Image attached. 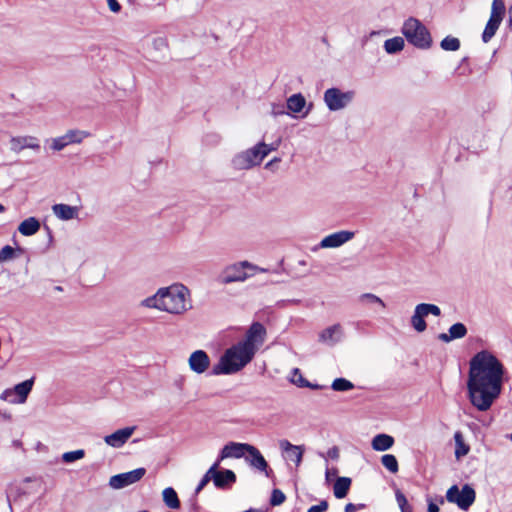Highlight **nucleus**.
<instances>
[{
  "instance_id": "f257e3e1",
  "label": "nucleus",
  "mask_w": 512,
  "mask_h": 512,
  "mask_svg": "<svg viewBox=\"0 0 512 512\" xmlns=\"http://www.w3.org/2000/svg\"><path fill=\"white\" fill-rule=\"evenodd\" d=\"M504 373V365L489 350H481L470 359L467 396L475 409L486 412L492 407L501 394Z\"/></svg>"
},
{
  "instance_id": "f03ea898",
  "label": "nucleus",
  "mask_w": 512,
  "mask_h": 512,
  "mask_svg": "<svg viewBox=\"0 0 512 512\" xmlns=\"http://www.w3.org/2000/svg\"><path fill=\"white\" fill-rule=\"evenodd\" d=\"M141 305L170 314L181 315L192 309L190 290L183 284L162 287L154 295L145 298Z\"/></svg>"
},
{
  "instance_id": "7ed1b4c3",
  "label": "nucleus",
  "mask_w": 512,
  "mask_h": 512,
  "mask_svg": "<svg viewBox=\"0 0 512 512\" xmlns=\"http://www.w3.org/2000/svg\"><path fill=\"white\" fill-rule=\"evenodd\" d=\"M254 352L240 341L230 348L220 357V360L212 368L213 375L234 374L244 368L254 357Z\"/></svg>"
},
{
  "instance_id": "20e7f679",
  "label": "nucleus",
  "mask_w": 512,
  "mask_h": 512,
  "mask_svg": "<svg viewBox=\"0 0 512 512\" xmlns=\"http://www.w3.org/2000/svg\"><path fill=\"white\" fill-rule=\"evenodd\" d=\"M269 153L268 144L259 142L254 147L236 154L232 159V166L236 170H249L260 165Z\"/></svg>"
},
{
  "instance_id": "39448f33",
  "label": "nucleus",
  "mask_w": 512,
  "mask_h": 512,
  "mask_svg": "<svg viewBox=\"0 0 512 512\" xmlns=\"http://www.w3.org/2000/svg\"><path fill=\"white\" fill-rule=\"evenodd\" d=\"M402 33L409 43L420 49L431 47L432 38L428 29L416 18L407 19L402 27Z\"/></svg>"
},
{
  "instance_id": "423d86ee",
  "label": "nucleus",
  "mask_w": 512,
  "mask_h": 512,
  "mask_svg": "<svg viewBox=\"0 0 512 512\" xmlns=\"http://www.w3.org/2000/svg\"><path fill=\"white\" fill-rule=\"evenodd\" d=\"M247 270L253 272H265L266 270L260 268L249 261H240L237 263L226 266L219 275V282L227 285L234 282H244L253 274H249Z\"/></svg>"
},
{
  "instance_id": "0eeeda50",
  "label": "nucleus",
  "mask_w": 512,
  "mask_h": 512,
  "mask_svg": "<svg viewBox=\"0 0 512 512\" xmlns=\"http://www.w3.org/2000/svg\"><path fill=\"white\" fill-rule=\"evenodd\" d=\"M446 499L467 511L476 499V492L469 484H465L461 490L457 485H452L446 492Z\"/></svg>"
},
{
  "instance_id": "6e6552de",
  "label": "nucleus",
  "mask_w": 512,
  "mask_h": 512,
  "mask_svg": "<svg viewBox=\"0 0 512 512\" xmlns=\"http://www.w3.org/2000/svg\"><path fill=\"white\" fill-rule=\"evenodd\" d=\"M352 90L343 92L339 88H329L324 92L323 100L330 111H339L347 107L354 99Z\"/></svg>"
},
{
  "instance_id": "1a4fd4ad",
  "label": "nucleus",
  "mask_w": 512,
  "mask_h": 512,
  "mask_svg": "<svg viewBox=\"0 0 512 512\" xmlns=\"http://www.w3.org/2000/svg\"><path fill=\"white\" fill-rule=\"evenodd\" d=\"M34 385V378L27 379L13 388L5 389L0 399L7 401L11 404H23L26 402L29 393L31 392Z\"/></svg>"
},
{
  "instance_id": "9d476101",
  "label": "nucleus",
  "mask_w": 512,
  "mask_h": 512,
  "mask_svg": "<svg viewBox=\"0 0 512 512\" xmlns=\"http://www.w3.org/2000/svg\"><path fill=\"white\" fill-rule=\"evenodd\" d=\"M145 473V468H137L129 472L120 473L110 478L109 485L113 489H122L140 481Z\"/></svg>"
},
{
  "instance_id": "9b49d317",
  "label": "nucleus",
  "mask_w": 512,
  "mask_h": 512,
  "mask_svg": "<svg viewBox=\"0 0 512 512\" xmlns=\"http://www.w3.org/2000/svg\"><path fill=\"white\" fill-rule=\"evenodd\" d=\"M265 336V327L259 322H254L247 330L245 338L240 342L248 348H251L255 354L258 350V347L265 341Z\"/></svg>"
},
{
  "instance_id": "f8f14e48",
  "label": "nucleus",
  "mask_w": 512,
  "mask_h": 512,
  "mask_svg": "<svg viewBox=\"0 0 512 512\" xmlns=\"http://www.w3.org/2000/svg\"><path fill=\"white\" fill-rule=\"evenodd\" d=\"M355 236V232L348 230H341L325 236L317 247L313 250L316 251L318 248H338L352 240Z\"/></svg>"
},
{
  "instance_id": "ddd939ff",
  "label": "nucleus",
  "mask_w": 512,
  "mask_h": 512,
  "mask_svg": "<svg viewBox=\"0 0 512 512\" xmlns=\"http://www.w3.org/2000/svg\"><path fill=\"white\" fill-rule=\"evenodd\" d=\"M220 460L211 467L214 468L213 483L217 489H229L236 482V474L230 469L219 470Z\"/></svg>"
},
{
  "instance_id": "4468645a",
  "label": "nucleus",
  "mask_w": 512,
  "mask_h": 512,
  "mask_svg": "<svg viewBox=\"0 0 512 512\" xmlns=\"http://www.w3.org/2000/svg\"><path fill=\"white\" fill-rule=\"evenodd\" d=\"M210 358L204 350H196L191 353L188 359L189 368L197 373H204L210 366Z\"/></svg>"
},
{
  "instance_id": "2eb2a0df",
  "label": "nucleus",
  "mask_w": 512,
  "mask_h": 512,
  "mask_svg": "<svg viewBox=\"0 0 512 512\" xmlns=\"http://www.w3.org/2000/svg\"><path fill=\"white\" fill-rule=\"evenodd\" d=\"M279 446L281 450L285 453V457L288 460L293 461L296 467H299L302 462L303 454L305 451L304 446L293 445L292 443L285 439L279 442Z\"/></svg>"
},
{
  "instance_id": "dca6fc26",
  "label": "nucleus",
  "mask_w": 512,
  "mask_h": 512,
  "mask_svg": "<svg viewBox=\"0 0 512 512\" xmlns=\"http://www.w3.org/2000/svg\"><path fill=\"white\" fill-rule=\"evenodd\" d=\"M134 430H135V427H125V428L116 430L112 434L105 436L104 441L107 445H109L111 447L120 448L132 436V434L134 433Z\"/></svg>"
},
{
  "instance_id": "f3484780",
  "label": "nucleus",
  "mask_w": 512,
  "mask_h": 512,
  "mask_svg": "<svg viewBox=\"0 0 512 512\" xmlns=\"http://www.w3.org/2000/svg\"><path fill=\"white\" fill-rule=\"evenodd\" d=\"M250 446H251V444H248V443L230 442L222 448L218 460L222 461L225 458H231V457L241 458L245 452L246 453L248 452Z\"/></svg>"
},
{
  "instance_id": "a211bd4d",
  "label": "nucleus",
  "mask_w": 512,
  "mask_h": 512,
  "mask_svg": "<svg viewBox=\"0 0 512 512\" xmlns=\"http://www.w3.org/2000/svg\"><path fill=\"white\" fill-rule=\"evenodd\" d=\"M467 333V327L463 323L457 322L450 326L447 333H440L438 339L444 343H449L453 340L464 338Z\"/></svg>"
},
{
  "instance_id": "6ab92c4d",
  "label": "nucleus",
  "mask_w": 512,
  "mask_h": 512,
  "mask_svg": "<svg viewBox=\"0 0 512 512\" xmlns=\"http://www.w3.org/2000/svg\"><path fill=\"white\" fill-rule=\"evenodd\" d=\"M11 149L15 152H19L23 149L30 148L38 151L40 149V144L37 138L33 136H20L13 137L10 141Z\"/></svg>"
},
{
  "instance_id": "aec40b11",
  "label": "nucleus",
  "mask_w": 512,
  "mask_h": 512,
  "mask_svg": "<svg viewBox=\"0 0 512 512\" xmlns=\"http://www.w3.org/2000/svg\"><path fill=\"white\" fill-rule=\"evenodd\" d=\"M247 453L251 457L250 465L261 472H265V475L270 477L272 470L268 469V463L260 451L255 446L251 445Z\"/></svg>"
},
{
  "instance_id": "412c9836",
  "label": "nucleus",
  "mask_w": 512,
  "mask_h": 512,
  "mask_svg": "<svg viewBox=\"0 0 512 512\" xmlns=\"http://www.w3.org/2000/svg\"><path fill=\"white\" fill-rule=\"evenodd\" d=\"M52 211L57 218L64 221L74 219L78 215V208L67 204H55Z\"/></svg>"
},
{
  "instance_id": "4be33fe9",
  "label": "nucleus",
  "mask_w": 512,
  "mask_h": 512,
  "mask_svg": "<svg viewBox=\"0 0 512 512\" xmlns=\"http://www.w3.org/2000/svg\"><path fill=\"white\" fill-rule=\"evenodd\" d=\"M306 105V99L301 93H296L291 95L286 101V107L288 109L289 114L294 113L298 114L302 112Z\"/></svg>"
},
{
  "instance_id": "5701e85b",
  "label": "nucleus",
  "mask_w": 512,
  "mask_h": 512,
  "mask_svg": "<svg viewBox=\"0 0 512 512\" xmlns=\"http://www.w3.org/2000/svg\"><path fill=\"white\" fill-rule=\"evenodd\" d=\"M342 334V329L339 324L332 325L326 329H324L320 334V340L323 342H327L330 344L337 343Z\"/></svg>"
},
{
  "instance_id": "b1692460",
  "label": "nucleus",
  "mask_w": 512,
  "mask_h": 512,
  "mask_svg": "<svg viewBox=\"0 0 512 512\" xmlns=\"http://www.w3.org/2000/svg\"><path fill=\"white\" fill-rule=\"evenodd\" d=\"M40 229V222L35 217L23 220L18 226V231L24 236H32Z\"/></svg>"
},
{
  "instance_id": "393cba45",
  "label": "nucleus",
  "mask_w": 512,
  "mask_h": 512,
  "mask_svg": "<svg viewBox=\"0 0 512 512\" xmlns=\"http://www.w3.org/2000/svg\"><path fill=\"white\" fill-rule=\"evenodd\" d=\"M394 444V438L388 434H377L372 439V448L375 451L389 450Z\"/></svg>"
},
{
  "instance_id": "a878e982",
  "label": "nucleus",
  "mask_w": 512,
  "mask_h": 512,
  "mask_svg": "<svg viewBox=\"0 0 512 512\" xmlns=\"http://www.w3.org/2000/svg\"><path fill=\"white\" fill-rule=\"evenodd\" d=\"M352 480L349 477H338L333 486V493L337 499L345 498L350 489Z\"/></svg>"
},
{
  "instance_id": "bb28decb",
  "label": "nucleus",
  "mask_w": 512,
  "mask_h": 512,
  "mask_svg": "<svg viewBox=\"0 0 512 512\" xmlns=\"http://www.w3.org/2000/svg\"><path fill=\"white\" fill-rule=\"evenodd\" d=\"M426 314L425 312L419 307V304L416 305L414 309V313L411 317V325L417 332H424L427 328V324L425 321Z\"/></svg>"
},
{
  "instance_id": "cd10ccee",
  "label": "nucleus",
  "mask_w": 512,
  "mask_h": 512,
  "mask_svg": "<svg viewBox=\"0 0 512 512\" xmlns=\"http://www.w3.org/2000/svg\"><path fill=\"white\" fill-rule=\"evenodd\" d=\"M163 502L170 509H179L180 508V500L176 491L172 487H167L162 492Z\"/></svg>"
},
{
  "instance_id": "c85d7f7f",
  "label": "nucleus",
  "mask_w": 512,
  "mask_h": 512,
  "mask_svg": "<svg viewBox=\"0 0 512 512\" xmlns=\"http://www.w3.org/2000/svg\"><path fill=\"white\" fill-rule=\"evenodd\" d=\"M501 22L500 19L489 18L482 34V41L484 43H488L493 38Z\"/></svg>"
},
{
  "instance_id": "c756f323",
  "label": "nucleus",
  "mask_w": 512,
  "mask_h": 512,
  "mask_svg": "<svg viewBox=\"0 0 512 512\" xmlns=\"http://www.w3.org/2000/svg\"><path fill=\"white\" fill-rule=\"evenodd\" d=\"M404 39L400 36H396L390 39H387L384 42V49L388 54H395L400 52L404 48Z\"/></svg>"
},
{
  "instance_id": "7c9ffc66",
  "label": "nucleus",
  "mask_w": 512,
  "mask_h": 512,
  "mask_svg": "<svg viewBox=\"0 0 512 512\" xmlns=\"http://www.w3.org/2000/svg\"><path fill=\"white\" fill-rule=\"evenodd\" d=\"M454 440H455V445H456L455 456L457 459H460L461 457L468 454L470 448L464 442L463 435L460 431L455 432Z\"/></svg>"
},
{
  "instance_id": "2f4dec72",
  "label": "nucleus",
  "mask_w": 512,
  "mask_h": 512,
  "mask_svg": "<svg viewBox=\"0 0 512 512\" xmlns=\"http://www.w3.org/2000/svg\"><path fill=\"white\" fill-rule=\"evenodd\" d=\"M358 302L365 306L379 305L382 308L386 307L384 301L380 297L372 293L361 294L358 297Z\"/></svg>"
},
{
  "instance_id": "473e14b6",
  "label": "nucleus",
  "mask_w": 512,
  "mask_h": 512,
  "mask_svg": "<svg viewBox=\"0 0 512 512\" xmlns=\"http://www.w3.org/2000/svg\"><path fill=\"white\" fill-rule=\"evenodd\" d=\"M63 136L66 139L67 144L69 145L73 143H81L84 138L89 136V133L80 130H69Z\"/></svg>"
},
{
  "instance_id": "72a5a7b5",
  "label": "nucleus",
  "mask_w": 512,
  "mask_h": 512,
  "mask_svg": "<svg viewBox=\"0 0 512 512\" xmlns=\"http://www.w3.org/2000/svg\"><path fill=\"white\" fill-rule=\"evenodd\" d=\"M505 14V3L503 0H493L491 6L490 18L503 20Z\"/></svg>"
},
{
  "instance_id": "f704fd0d",
  "label": "nucleus",
  "mask_w": 512,
  "mask_h": 512,
  "mask_svg": "<svg viewBox=\"0 0 512 512\" xmlns=\"http://www.w3.org/2000/svg\"><path fill=\"white\" fill-rule=\"evenodd\" d=\"M382 465L391 473H397L399 470L398 461L392 454H385L381 457Z\"/></svg>"
},
{
  "instance_id": "c9c22d12",
  "label": "nucleus",
  "mask_w": 512,
  "mask_h": 512,
  "mask_svg": "<svg viewBox=\"0 0 512 512\" xmlns=\"http://www.w3.org/2000/svg\"><path fill=\"white\" fill-rule=\"evenodd\" d=\"M440 47L445 51H457L460 48V41L456 37L447 36L441 41Z\"/></svg>"
},
{
  "instance_id": "e433bc0d",
  "label": "nucleus",
  "mask_w": 512,
  "mask_h": 512,
  "mask_svg": "<svg viewBox=\"0 0 512 512\" xmlns=\"http://www.w3.org/2000/svg\"><path fill=\"white\" fill-rule=\"evenodd\" d=\"M84 457L85 451L83 449H78L63 453L61 459L64 463H73L77 460L83 459Z\"/></svg>"
},
{
  "instance_id": "4c0bfd02",
  "label": "nucleus",
  "mask_w": 512,
  "mask_h": 512,
  "mask_svg": "<svg viewBox=\"0 0 512 512\" xmlns=\"http://www.w3.org/2000/svg\"><path fill=\"white\" fill-rule=\"evenodd\" d=\"M334 391H348L354 388V384L345 378H336L331 385Z\"/></svg>"
},
{
  "instance_id": "58836bf2",
  "label": "nucleus",
  "mask_w": 512,
  "mask_h": 512,
  "mask_svg": "<svg viewBox=\"0 0 512 512\" xmlns=\"http://www.w3.org/2000/svg\"><path fill=\"white\" fill-rule=\"evenodd\" d=\"M395 498L401 512H413L412 506L408 503L406 496L400 490H396Z\"/></svg>"
},
{
  "instance_id": "ea45409f",
  "label": "nucleus",
  "mask_w": 512,
  "mask_h": 512,
  "mask_svg": "<svg viewBox=\"0 0 512 512\" xmlns=\"http://www.w3.org/2000/svg\"><path fill=\"white\" fill-rule=\"evenodd\" d=\"M16 257L15 249L9 245L0 250V264L13 260Z\"/></svg>"
},
{
  "instance_id": "a19ab883",
  "label": "nucleus",
  "mask_w": 512,
  "mask_h": 512,
  "mask_svg": "<svg viewBox=\"0 0 512 512\" xmlns=\"http://www.w3.org/2000/svg\"><path fill=\"white\" fill-rule=\"evenodd\" d=\"M291 382L298 387H306L310 386V382L307 381L301 374L300 370L298 368L293 369V375L291 377Z\"/></svg>"
},
{
  "instance_id": "79ce46f5",
  "label": "nucleus",
  "mask_w": 512,
  "mask_h": 512,
  "mask_svg": "<svg viewBox=\"0 0 512 512\" xmlns=\"http://www.w3.org/2000/svg\"><path fill=\"white\" fill-rule=\"evenodd\" d=\"M213 472H214V468L210 467L207 472L204 474V476L202 477V479L200 480V482L198 483L196 489H195V494L197 495L198 493H200L204 487L212 480L213 481Z\"/></svg>"
},
{
  "instance_id": "37998d69",
  "label": "nucleus",
  "mask_w": 512,
  "mask_h": 512,
  "mask_svg": "<svg viewBox=\"0 0 512 512\" xmlns=\"http://www.w3.org/2000/svg\"><path fill=\"white\" fill-rule=\"evenodd\" d=\"M286 499L285 494L280 489H274L271 494L270 504L272 506L281 505Z\"/></svg>"
},
{
  "instance_id": "c03bdc74",
  "label": "nucleus",
  "mask_w": 512,
  "mask_h": 512,
  "mask_svg": "<svg viewBox=\"0 0 512 512\" xmlns=\"http://www.w3.org/2000/svg\"><path fill=\"white\" fill-rule=\"evenodd\" d=\"M419 307H421V309L425 312L426 316H428L429 314H432L434 316H440L441 315L440 308L437 305H435V304L420 303Z\"/></svg>"
},
{
  "instance_id": "a18cd8bd",
  "label": "nucleus",
  "mask_w": 512,
  "mask_h": 512,
  "mask_svg": "<svg viewBox=\"0 0 512 512\" xmlns=\"http://www.w3.org/2000/svg\"><path fill=\"white\" fill-rule=\"evenodd\" d=\"M286 108L287 107L283 103H272L270 114L273 117L289 114V112L286 111Z\"/></svg>"
},
{
  "instance_id": "49530a36",
  "label": "nucleus",
  "mask_w": 512,
  "mask_h": 512,
  "mask_svg": "<svg viewBox=\"0 0 512 512\" xmlns=\"http://www.w3.org/2000/svg\"><path fill=\"white\" fill-rule=\"evenodd\" d=\"M66 146H68L67 142H66V139L64 138V136H60V137H57V138H54L52 140V144H51V148L54 150V151H61L62 149H64Z\"/></svg>"
},
{
  "instance_id": "de8ad7c7",
  "label": "nucleus",
  "mask_w": 512,
  "mask_h": 512,
  "mask_svg": "<svg viewBox=\"0 0 512 512\" xmlns=\"http://www.w3.org/2000/svg\"><path fill=\"white\" fill-rule=\"evenodd\" d=\"M365 508H366V504H364V503H359V504L348 503V504H346L344 510H345V512H356L358 510H362Z\"/></svg>"
},
{
  "instance_id": "09e8293b",
  "label": "nucleus",
  "mask_w": 512,
  "mask_h": 512,
  "mask_svg": "<svg viewBox=\"0 0 512 512\" xmlns=\"http://www.w3.org/2000/svg\"><path fill=\"white\" fill-rule=\"evenodd\" d=\"M107 3H108V6H109V9L113 12V13H118L120 12L121 10V5L118 3L117 0H107Z\"/></svg>"
},
{
  "instance_id": "8fccbe9b",
  "label": "nucleus",
  "mask_w": 512,
  "mask_h": 512,
  "mask_svg": "<svg viewBox=\"0 0 512 512\" xmlns=\"http://www.w3.org/2000/svg\"><path fill=\"white\" fill-rule=\"evenodd\" d=\"M312 507L318 512H324L328 509V502L326 500H322L318 505H313Z\"/></svg>"
},
{
  "instance_id": "3c124183",
  "label": "nucleus",
  "mask_w": 512,
  "mask_h": 512,
  "mask_svg": "<svg viewBox=\"0 0 512 512\" xmlns=\"http://www.w3.org/2000/svg\"><path fill=\"white\" fill-rule=\"evenodd\" d=\"M328 456L333 459V460H337L339 458V450L336 446L330 448L328 450Z\"/></svg>"
},
{
  "instance_id": "603ef678",
  "label": "nucleus",
  "mask_w": 512,
  "mask_h": 512,
  "mask_svg": "<svg viewBox=\"0 0 512 512\" xmlns=\"http://www.w3.org/2000/svg\"><path fill=\"white\" fill-rule=\"evenodd\" d=\"M279 162H280V158L275 157V158H273L272 160H270L269 162H267V163L265 164V168H266V169H272V168H273V166H274L275 164L279 163Z\"/></svg>"
},
{
  "instance_id": "864d4df0",
  "label": "nucleus",
  "mask_w": 512,
  "mask_h": 512,
  "mask_svg": "<svg viewBox=\"0 0 512 512\" xmlns=\"http://www.w3.org/2000/svg\"><path fill=\"white\" fill-rule=\"evenodd\" d=\"M428 512H439V507L436 503L429 501Z\"/></svg>"
},
{
  "instance_id": "5fc2aeb1",
  "label": "nucleus",
  "mask_w": 512,
  "mask_h": 512,
  "mask_svg": "<svg viewBox=\"0 0 512 512\" xmlns=\"http://www.w3.org/2000/svg\"><path fill=\"white\" fill-rule=\"evenodd\" d=\"M155 45H157V46H165L166 45V41L163 38H159V39L155 40Z\"/></svg>"
},
{
  "instance_id": "6e6d98bb",
  "label": "nucleus",
  "mask_w": 512,
  "mask_h": 512,
  "mask_svg": "<svg viewBox=\"0 0 512 512\" xmlns=\"http://www.w3.org/2000/svg\"><path fill=\"white\" fill-rule=\"evenodd\" d=\"M191 508H192L193 512H198V505H197L196 500H193V502L191 504Z\"/></svg>"
},
{
  "instance_id": "4d7b16f0",
  "label": "nucleus",
  "mask_w": 512,
  "mask_h": 512,
  "mask_svg": "<svg viewBox=\"0 0 512 512\" xmlns=\"http://www.w3.org/2000/svg\"><path fill=\"white\" fill-rule=\"evenodd\" d=\"M509 27L512 30V8L509 9Z\"/></svg>"
},
{
  "instance_id": "13d9d810",
  "label": "nucleus",
  "mask_w": 512,
  "mask_h": 512,
  "mask_svg": "<svg viewBox=\"0 0 512 512\" xmlns=\"http://www.w3.org/2000/svg\"><path fill=\"white\" fill-rule=\"evenodd\" d=\"M308 387H309V388H311V389H318V388H319V385H317V384H311V383H310V386H308Z\"/></svg>"
},
{
  "instance_id": "bf43d9fd",
  "label": "nucleus",
  "mask_w": 512,
  "mask_h": 512,
  "mask_svg": "<svg viewBox=\"0 0 512 512\" xmlns=\"http://www.w3.org/2000/svg\"><path fill=\"white\" fill-rule=\"evenodd\" d=\"M4 211H5V207L2 204H0V213H2Z\"/></svg>"
},
{
  "instance_id": "052dcab7",
  "label": "nucleus",
  "mask_w": 512,
  "mask_h": 512,
  "mask_svg": "<svg viewBox=\"0 0 512 512\" xmlns=\"http://www.w3.org/2000/svg\"><path fill=\"white\" fill-rule=\"evenodd\" d=\"M268 149H270V152H271L272 150H275L276 148L271 145H268Z\"/></svg>"
},
{
  "instance_id": "680f3d73",
  "label": "nucleus",
  "mask_w": 512,
  "mask_h": 512,
  "mask_svg": "<svg viewBox=\"0 0 512 512\" xmlns=\"http://www.w3.org/2000/svg\"><path fill=\"white\" fill-rule=\"evenodd\" d=\"M326 477H331V474H329V471L326 472Z\"/></svg>"
},
{
  "instance_id": "e2e57ef3",
  "label": "nucleus",
  "mask_w": 512,
  "mask_h": 512,
  "mask_svg": "<svg viewBox=\"0 0 512 512\" xmlns=\"http://www.w3.org/2000/svg\"><path fill=\"white\" fill-rule=\"evenodd\" d=\"M326 477H331V474H329V471L326 472Z\"/></svg>"
},
{
  "instance_id": "0e129e2a",
  "label": "nucleus",
  "mask_w": 512,
  "mask_h": 512,
  "mask_svg": "<svg viewBox=\"0 0 512 512\" xmlns=\"http://www.w3.org/2000/svg\"><path fill=\"white\" fill-rule=\"evenodd\" d=\"M439 502H440V504H443L444 503V499L440 498Z\"/></svg>"
},
{
  "instance_id": "69168bd1",
  "label": "nucleus",
  "mask_w": 512,
  "mask_h": 512,
  "mask_svg": "<svg viewBox=\"0 0 512 512\" xmlns=\"http://www.w3.org/2000/svg\"><path fill=\"white\" fill-rule=\"evenodd\" d=\"M56 289H57V291H61V290H62V288H61V287H59V286H58V287H56Z\"/></svg>"
},
{
  "instance_id": "338daca9",
  "label": "nucleus",
  "mask_w": 512,
  "mask_h": 512,
  "mask_svg": "<svg viewBox=\"0 0 512 512\" xmlns=\"http://www.w3.org/2000/svg\"><path fill=\"white\" fill-rule=\"evenodd\" d=\"M509 438H510V440L512 441V433L510 434Z\"/></svg>"
}]
</instances>
